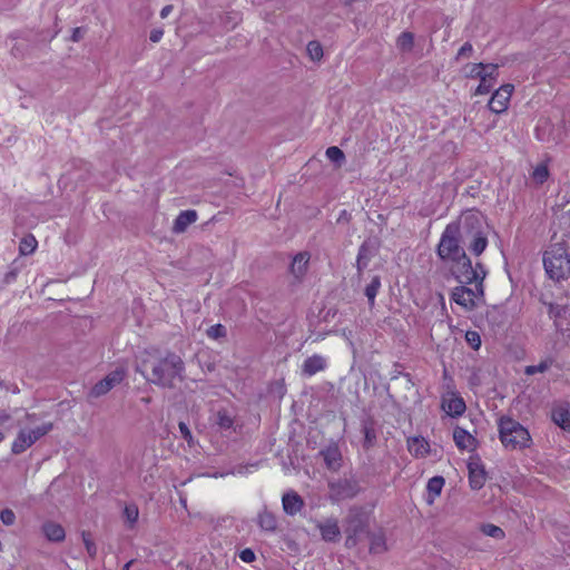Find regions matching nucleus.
Instances as JSON below:
<instances>
[{
	"mask_svg": "<svg viewBox=\"0 0 570 570\" xmlns=\"http://www.w3.org/2000/svg\"><path fill=\"white\" fill-rule=\"evenodd\" d=\"M463 237L469 240L468 249L480 256L488 246L487 225L482 213L478 209H469L460 215Z\"/></svg>",
	"mask_w": 570,
	"mask_h": 570,
	"instance_id": "f257e3e1",
	"label": "nucleus"
},
{
	"mask_svg": "<svg viewBox=\"0 0 570 570\" xmlns=\"http://www.w3.org/2000/svg\"><path fill=\"white\" fill-rule=\"evenodd\" d=\"M185 363L179 355L168 352L151 365V376L147 380L161 387H174L175 379L183 380Z\"/></svg>",
	"mask_w": 570,
	"mask_h": 570,
	"instance_id": "f03ea898",
	"label": "nucleus"
},
{
	"mask_svg": "<svg viewBox=\"0 0 570 570\" xmlns=\"http://www.w3.org/2000/svg\"><path fill=\"white\" fill-rule=\"evenodd\" d=\"M543 266L553 281L570 277V253L564 242L551 244L543 254Z\"/></svg>",
	"mask_w": 570,
	"mask_h": 570,
	"instance_id": "7ed1b4c3",
	"label": "nucleus"
},
{
	"mask_svg": "<svg viewBox=\"0 0 570 570\" xmlns=\"http://www.w3.org/2000/svg\"><path fill=\"white\" fill-rule=\"evenodd\" d=\"M462 237V225L459 217L456 220L445 226L436 246V255L442 262L456 261L463 257L465 250L461 246Z\"/></svg>",
	"mask_w": 570,
	"mask_h": 570,
	"instance_id": "20e7f679",
	"label": "nucleus"
},
{
	"mask_svg": "<svg viewBox=\"0 0 570 570\" xmlns=\"http://www.w3.org/2000/svg\"><path fill=\"white\" fill-rule=\"evenodd\" d=\"M499 438L505 449L522 450L530 446L529 431L509 416H501L498 422Z\"/></svg>",
	"mask_w": 570,
	"mask_h": 570,
	"instance_id": "39448f33",
	"label": "nucleus"
},
{
	"mask_svg": "<svg viewBox=\"0 0 570 570\" xmlns=\"http://www.w3.org/2000/svg\"><path fill=\"white\" fill-rule=\"evenodd\" d=\"M344 531L346 533L345 546L347 548L355 547L363 534H367L368 518L358 508H351L344 519Z\"/></svg>",
	"mask_w": 570,
	"mask_h": 570,
	"instance_id": "423d86ee",
	"label": "nucleus"
},
{
	"mask_svg": "<svg viewBox=\"0 0 570 570\" xmlns=\"http://www.w3.org/2000/svg\"><path fill=\"white\" fill-rule=\"evenodd\" d=\"M53 429L52 423H43L42 425L30 431H19L16 440L12 443L11 451L13 454H21L39 439L48 434Z\"/></svg>",
	"mask_w": 570,
	"mask_h": 570,
	"instance_id": "0eeeda50",
	"label": "nucleus"
},
{
	"mask_svg": "<svg viewBox=\"0 0 570 570\" xmlns=\"http://www.w3.org/2000/svg\"><path fill=\"white\" fill-rule=\"evenodd\" d=\"M360 491V484L355 479L342 478L328 482V499L332 502L353 499Z\"/></svg>",
	"mask_w": 570,
	"mask_h": 570,
	"instance_id": "6e6552de",
	"label": "nucleus"
},
{
	"mask_svg": "<svg viewBox=\"0 0 570 570\" xmlns=\"http://www.w3.org/2000/svg\"><path fill=\"white\" fill-rule=\"evenodd\" d=\"M127 376V370L122 366L108 373L104 379L97 382L88 393L89 397L98 399L106 395L115 386L119 385Z\"/></svg>",
	"mask_w": 570,
	"mask_h": 570,
	"instance_id": "1a4fd4ad",
	"label": "nucleus"
},
{
	"mask_svg": "<svg viewBox=\"0 0 570 570\" xmlns=\"http://www.w3.org/2000/svg\"><path fill=\"white\" fill-rule=\"evenodd\" d=\"M464 285L465 284H462L461 286L455 287L451 297L458 305L471 311L475 307V299L483 297L484 295L483 284L475 283L474 288H470Z\"/></svg>",
	"mask_w": 570,
	"mask_h": 570,
	"instance_id": "9d476101",
	"label": "nucleus"
},
{
	"mask_svg": "<svg viewBox=\"0 0 570 570\" xmlns=\"http://www.w3.org/2000/svg\"><path fill=\"white\" fill-rule=\"evenodd\" d=\"M451 273L459 283L472 284L478 279V275L473 271L472 262L466 253H464L463 257H460L456 261H451Z\"/></svg>",
	"mask_w": 570,
	"mask_h": 570,
	"instance_id": "9b49d317",
	"label": "nucleus"
},
{
	"mask_svg": "<svg viewBox=\"0 0 570 570\" xmlns=\"http://www.w3.org/2000/svg\"><path fill=\"white\" fill-rule=\"evenodd\" d=\"M469 483L472 490H480L487 481V471L479 455L471 456L468 462Z\"/></svg>",
	"mask_w": 570,
	"mask_h": 570,
	"instance_id": "f8f14e48",
	"label": "nucleus"
},
{
	"mask_svg": "<svg viewBox=\"0 0 570 570\" xmlns=\"http://www.w3.org/2000/svg\"><path fill=\"white\" fill-rule=\"evenodd\" d=\"M513 89V85L510 83L502 85L499 89H497L489 100V109L494 114H501L505 111L508 109Z\"/></svg>",
	"mask_w": 570,
	"mask_h": 570,
	"instance_id": "ddd939ff",
	"label": "nucleus"
},
{
	"mask_svg": "<svg viewBox=\"0 0 570 570\" xmlns=\"http://www.w3.org/2000/svg\"><path fill=\"white\" fill-rule=\"evenodd\" d=\"M317 529L325 542H337L341 538V529L335 518H328L324 522H317Z\"/></svg>",
	"mask_w": 570,
	"mask_h": 570,
	"instance_id": "4468645a",
	"label": "nucleus"
},
{
	"mask_svg": "<svg viewBox=\"0 0 570 570\" xmlns=\"http://www.w3.org/2000/svg\"><path fill=\"white\" fill-rule=\"evenodd\" d=\"M328 470L337 471L342 466V453L337 444H330L320 452Z\"/></svg>",
	"mask_w": 570,
	"mask_h": 570,
	"instance_id": "2eb2a0df",
	"label": "nucleus"
},
{
	"mask_svg": "<svg viewBox=\"0 0 570 570\" xmlns=\"http://www.w3.org/2000/svg\"><path fill=\"white\" fill-rule=\"evenodd\" d=\"M326 368V360L318 354L307 357L302 365V374L304 376H313Z\"/></svg>",
	"mask_w": 570,
	"mask_h": 570,
	"instance_id": "dca6fc26",
	"label": "nucleus"
},
{
	"mask_svg": "<svg viewBox=\"0 0 570 570\" xmlns=\"http://www.w3.org/2000/svg\"><path fill=\"white\" fill-rule=\"evenodd\" d=\"M283 509L286 514L295 515L304 508V500L296 492H288L283 495Z\"/></svg>",
	"mask_w": 570,
	"mask_h": 570,
	"instance_id": "f3484780",
	"label": "nucleus"
},
{
	"mask_svg": "<svg viewBox=\"0 0 570 570\" xmlns=\"http://www.w3.org/2000/svg\"><path fill=\"white\" fill-rule=\"evenodd\" d=\"M197 217L198 214L194 209L180 212V214L176 217L174 222L173 232L175 234H181L186 232L188 226L197 220Z\"/></svg>",
	"mask_w": 570,
	"mask_h": 570,
	"instance_id": "a211bd4d",
	"label": "nucleus"
},
{
	"mask_svg": "<svg viewBox=\"0 0 570 570\" xmlns=\"http://www.w3.org/2000/svg\"><path fill=\"white\" fill-rule=\"evenodd\" d=\"M453 440L460 450H474L476 445L475 438L460 426L454 429Z\"/></svg>",
	"mask_w": 570,
	"mask_h": 570,
	"instance_id": "6ab92c4d",
	"label": "nucleus"
},
{
	"mask_svg": "<svg viewBox=\"0 0 570 570\" xmlns=\"http://www.w3.org/2000/svg\"><path fill=\"white\" fill-rule=\"evenodd\" d=\"M308 262L309 254L306 252H301L294 256L293 262L289 266V271L296 279L303 278L307 271Z\"/></svg>",
	"mask_w": 570,
	"mask_h": 570,
	"instance_id": "aec40b11",
	"label": "nucleus"
},
{
	"mask_svg": "<svg viewBox=\"0 0 570 570\" xmlns=\"http://www.w3.org/2000/svg\"><path fill=\"white\" fill-rule=\"evenodd\" d=\"M552 421L562 430L570 431V409L569 405H559L552 410Z\"/></svg>",
	"mask_w": 570,
	"mask_h": 570,
	"instance_id": "412c9836",
	"label": "nucleus"
},
{
	"mask_svg": "<svg viewBox=\"0 0 570 570\" xmlns=\"http://www.w3.org/2000/svg\"><path fill=\"white\" fill-rule=\"evenodd\" d=\"M42 532L49 541L61 542L66 538L65 529L61 524L48 521L42 524Z\"/></svg>",
	"mask_w": 570,
	"mask_h": 570,
	"instance_id": "4be33fe9",
	"label": "nucleus"
},
{
	"mask_svg": "<svg viewBox=\"0 0 570 570\" xmlns=\"http://www.w3.org/2000/svg\"><path fill=\"white\" fill-rule=\"evenodd\" d=\"M362 432L364 434L363 448L368 450L373 448L377 440L375 423L372 419H366L362 422Z\"/></svg>",
	"mask_w": 570,
	"mask_h": 570,
	"instance_id": "5701e85b",
	"label": "nucleus"
},
{
	"mask_svg": "<svg viewBox=\"0 0 570 570\" xmlns=\"http://www.w3.org/2000/svg\"><path fill=\"white\" fill-rule=\"evenodd\" d=\"M366 537L370 540V552L374 554H381L386 551V540L382 531L368 532Z\"/></svg>",
	"mask_w": 570,
	"mask_h": 570,
	"instance_id": "b1692460",
	"label": "nucleus"
},
{
	"mask_svg": "<svg viewBox=\"0 0 570 570\" xmlns=\"http://www.w3.org/2000/svg\"><path fill=\"white\" fill-rule=\"evenodd\" d=\"M444 478L443 476H433L429 480L426 490H428V504H433L436 497H439L444 487Z\"/></svg>",
	"mask_w": 570,
	"mask_h": 570,
	"instance_id": "393cba45",
	"label": "nucleus"
},
{
	"mask_svg": "<svg viewBox=\"0 0 570 570\" xmlns=\"http://www.w3.org/2000/svg\"><path fill=\"white\" fill-rule=\"evenodd\" d=\"M371 256H372V253H371L368 243L364 242L358 248V254H357V259H356V268H357L358 275H361L363 269L367 266V263H368Z\"/></svg>",
	"mask_w": 570,
	"mask_h": 570,
	"instance_id": "a878e982",
	"label": "nucleus"
},
{
	"mask_svg": "<svg viewBox=\"0 0 570 570\" xmlns=\"http://www.w3.org/2000/svg\"><path fill=\"white\" fill-rule=\"evenodd\" d=\"M258 525L264 531L273 532L277 528V520L272 512L263 511L258 514Z\"/></svg>",
	"mask_w": 570,
	"mask_h": 570,
	"instance_id": "bb28decb",
	"label": "nucleus"
},
{
	"mask_svg": "<svg viewBox=\"0 0 570 570\" xmlns=\"http://www.w3.org/2000/svg\"><path fill=\"white\" fill-rule=\"evenodd\" d=\"M396 47L401 52H411L414 47V35L403 31L396 39Z\"/></svg>",
	"mask_w": 570,
	"mask_h": 570,
	"instance_id": "cd10ccee",
	"label": "nucleus"
},
{
	"mask_svg": "<svg viewBox=\"0 0 570 570\" xmlns=\"http://www.w3.org/2000/svg\"><path fill=\"white\" fill-rule=\"evenodd\" d=\"M381 288V277L375 275L372 277L371 283L365 287V296L367 297L368 305L372 307L375 303V297Z\"/></svg>",
	"mask_w": 570,
	"mask_h": 570,
	"instance_id": "c85d7f7f",
	"label": "nucleus"
},
{
	"mask_svg": "<svg viewBox=\"0 0 570 570\" xmlns=\"http://www.w3.org/2000/svg\"><path fill=\"white\" fill-rule=\"evenodd\" d=\"M465 403L462 397L455 396L449 400L446 412L452 416H460L465 412Z\"/></svg>",
	"mask_w": 570,
	"mask_h": 570,
	"instance_id": "c756f323",
	"label": "nucleus"
},
{
	"mask_svg": "<svg viewBox=\"0 0 570 570\" xmlns=\"http://www.w3.org/2000/svg\"><path fill=\"white\" fill-rule=\"evenodd\" d=\"M38 242L32 234L26 235L19 244V253L21 255H30L37 248Z\"/></svg>",
	"mask_w": 570,
	"mask_h": 570,
	"instance_id": "7c9ffc66",
	"label": "nucleus"
},
{
	"mask_svg": "<svg viewBox=\"0 0 570 570\" xmlns=\"http://www.w3.org/2000/svg\"><path fill=\"white\" fill-rule=\"evenodd\" d=\"M216 424L220 430H230L234 426V417L228 413L227 410H219L216 413Z\"/></svg>",
	"mask_w": 570,
	"mask_h": 570,
	"instance_id": "2f4dec72",
	"label": "nucleus"
},
{
	"mask_svg": "<svg viewBox=\"0 0 570 570\" xmlns=\"http://www.w3.org/2000/svg\"><path fill=\"white\" fill-rule=\"evenodd\" d=\"M307 53L313 61H320L323 58V47L321 42L312 40L306 47Z\"/></svg>",
	"mask_w": 570,
	"mask_h": 570,
	"instance_id": "473e14b6",
	"label": "nucleus"
},
{
	"mask_svg": "<svg viewBox=\"0 0 570 570\" xmlns=\"http://www.w3.org/2000/svg\"><path fill=\"white\" fill-rule=\"evenodd\" d=\"M552 363H553V361L551 358H547V360L541 361L538 365H528L524 368V373L527 375L544 373L546 371H548L551 367Z\"/></svg>",
	"mask_w": 570,
	"mask_h": 570,
	"instance_id": "72a5a7b5",
	"label": "nucleus"
},
{
	"mask_svg": "<svg viewBox=\"0 0 570 570\" xmlns=\"http://www.w3.org/2000/svg\"><path fill=\"white\" fill-rule=\"evenodd\" d=\"M81 538L88 556L91 559H95L97 557L98 549L95 541L91 538V533L89 531H82Z\"/></svg>",
	"mask_w": 570,
	"mask_h": 570,
	"instance_id": "f704fd0d",
	"label": "nucleus"
},
{
	"mask_svg": "<svg viewBox=\"0 0 570 570\" xmlns=\"http://www.w3.org/2000/svg\"><path fill=\"white\" fill-rule=\"evenodd\" d=\"M548 177L549 169L544 164H539L532 171V178L539 185H542L544 181H547Z\"/></svg>",
	"mask_w": 570,
	"mask_h": 570,
	"instance_id": "c9c22d12",
	"label": "nucleus"
},
{
	"mask_svg": "<svg viewBox=\"0 0 570 570\" xmlns=\"http://www.w3.org/2000/svg\"><path fill=\"white\" fill-rule=\"evenodd\" d=\"M481 531L488 535V537H492L494 539H498V540H501L504 538V531L498 527V525H494L492 523H487V524H483L481 527Z\"/></svg>",
	"mask_w": 570,
	"mask_h": 570,
	"instance_id": "e433bc0d",
	"label": "nucleus"
},
{
	"mask_svg": "<svg viewBox=\"0 0 570 570\" xmlns=\"http://www.w3.org/2000/svg\"><path fill=\"white\" fill-rule=\"evenodd\" d=\"M326 157L338 166H341L345 160L344 153L336 146H332L326 149Z\"/></svg>",
	"mask_w": 570,
	"mask_h": 570,
	"instance_id": "4c0bfd02",
	"label": "nucleus"
},
{
	"mask_svg": "<svg viewBox=\"0 0 570 570\" xmlns=\"http://www.w3.org/2000/svg\"><path fill=\"white\" fill-rule=\"evenodd\" d=\"M207 335L213 340L225 338L227 336V331L224 325L215 324L207 330Z\"/></svg>",
	"mask_w": 570,
	"mask_h": 570,
	"instance_id": "58836bf2",
	"label": "nucleus"
},
{
	"mask_svg": "<svg viewBox=\"0 0 570 570\" xmlns=\"http://www.w3.org/2000/svg\"><path fill=\"white\" fill-rule=\"evenodd\" d=\"M409 446H410V450L415 451L416 455H419V454L423 455L424 453L428 452L429 444L424 441V439L414 438L410 442Z\"/></svg>",
	"mask_w": 570,
	"mask_h": 570,
	"instance_id": "ea45409f",
	"label": "nucleus"
},
{
	"mask_svg": "<svg viewBox=\"0 0 570 570\" xmlns=\"http://www.w3.org/2000/svg\"><path fill=\"white\" fill-rule=\"evenodd\" d=\"M483 69V63H469L465 66V77L476 79V76H480V72Z\"/></svg>",
	"mask_w": 570,
	"mask_h": 570,
	"instance_id": "a19ab883",
	"label": "nucleus"
},
{
	"mask_svg": "<svg viewBox=\"0 0 570 570\" xmlns=\"http://www.w3.org/2000/svg\"><path fill=\"white\" fill-rule=\"evenodd\" d=\"M465 340L473 350H479L481 346V337L475 331H468Z\"/></svg>",
	"mask_w": 570,
	"mask_h": 570,
	"instance_id": "79ce46f5",
	"label": "nucleus"
},
{
	"mask_svg": "<svg viewBox=\"0 0 570 570\" xmlns=\"http://www.w3.org/2000/svg\"><path fill=\"white\" fill-rule=\"evenodd\" d=\"M494 81H489V79H485L482 77V80L480 81L479 86L476 87L474 94L475 95H485L491 91V89L494 86Z\"/></svg>",
	"mask_w": 570,
	"mask_h": 570,
	"instance_id": "37998d69",
	"label": "nucleus"
},
{
	"mask_svg": "<svg viewBox=\"0 0 570 570\" xmlns=\"http://www.w3.org/2000/svg\"><path fill=\"white\" fill-rule=\"evenodd\" d=\"M473 53V47L470 42H465L458 51L455 60L470 58Z\"/></svg>",
	"mask_w": 570,
	"mask_h": 570,
	"instance_id": "c03bdc74",
	"label": "nucleus"
},
{
	"mask_svg": "<svg viewBox=\"0 0 570 570\" xmlns=\"http://www.w3.org/2000/svg\"><path fill=\"white\" fill-rule=\"evenodd\" d=\"M0 520L6 525H12L16 521V514L11 509H3L0 512Z\"/></svg>",
	"mask_w": 570,
	"mask_h": 570,
	"instance_id": "a18cd8bd",
	"label": "nucleus"
},
{
	"mask_svg": "<svg viewBox=\"0 0 570 570\" xmlns=\"http://www.w3.org/2000/svg\"><path fill=\"white\" fill-rule=\"evenodd\" d=\"M124 514L130 523H135L139 515L138 508L136 505H127L124 510Z\"/></svg>",
	"mask_w": 570,
	"mask_h": 570,
	"instance_id": "49530a36",
	"label": "nucleus"
},
{
	"mask_svg": "<svg viewBox=\"0 0 570 570\" xmlns=\"http://www.w3.org/2000/svg\"><path fill=\"white\" fill-rule=\"evenodd\" d=\"M485 77H488L489 81H497L499 76V66L495 63H485Z\"/></svg>",
	"mask_w": 570,
	"mask_h": 570,
	"instance_id": "de8ad7c7",
	"label": "nucleus"
},
{
	"mask_svg": "<svg viewBox=\"0 0 570 570\" xmlns=\"http://www.w3.org/2000/svg\"><path fill=\"white\" fill-rule=\"evenodd\" d=\"M239 558L242 561H244L246 563H252L255 561L256 556L252 549L246 548L239 552Z\"/></svg>",
	"mask_w": 570,
	"mask_h": 570,
	"instance_id": "09e8293b",
	"label": "nucleus"
},
{
	"mask_svg": "<svg viewBox=\"0 0 570 570\" xmlns=\"http://www.w3.org/2000/svg\"><path fill=\"white\" fill-rule=\"evenodd\" d=\"M473 271L478 275V279H475L473 283L483 284V281L487 276V271H485L484 266L481 263H476L475 267H473Z\"/></svg>",
	"mask_w": 570,
	"mask_h": 570,
	"instance_id": "8fccbe9b",
	"label": "nucleus"
},
{
	"mask_svg": "<svg viewBox=\"0 0 570 570\" xmlns=\"http://www.w3.org/2000/svg\"><path fill=\"white\" fill-rule=\"evenodd\" d=\"M178 428L183 439L190 444L193 442V435L188 425L185 422H179Z\"/></svg>",
	"mask_w": 570,
	"mask_h": 570,
	"instance_id": "3c124183",
	"label": "nucleus"
},
{
	"mask_svg": "<svg viewBox=\"0 0 570 570\" xmlns=\"http://www.w3.org/2000/svg\"><path fill=\"white\" fill-rule=\"evenodd\" d=\"M18 273H19L18 267H11L10 271L4 274L3 283L10 284V283L14 282L18 276Z\"/></svg>",
	"mask_w": 570,
	"mask_h": 570,
	"instance_id": "603ef678",
	"label": "nucleus"
},
{
	"mask_svg": "<svg viewBox=\"0 0 570 570\" xmlns=\"http://www.w3.org/2000/svg\"><path fill=\"white\" fill-rule=\"evenodd\" d=\"M163 36H164V30H163V29H160V28H157V29H153V30L150 31L149 39H150V41H153V42H155V43H156V42L160 41V39L163 38Z\"/></svg>",
	"mask_w": 570,
	"mask_h": 570,
	"instance_id": "864d4df0",
	"label": "nucleus"
},
{
	"mask_svg": "<svg viewBox=\"0 0 570 570\" xmlns=\"http://www.w3.org/2000/svg\"><path fill=\"white\" fill-rule=\"evenodd\" d=\"M82 39V29L81 28H75L72 30L71 40L73 42H78Z\"/></svg>",
	"mask_w": 570,
	"mask_h": 570,
	"instance_id": "5fc2aeb1",
	"label": "nucleus"
},
{
	"mask_svg": "<svg viewBox=\"0 0 570 570\" xmlns=\"http://www.w3.org/2000/svg\"><path fill=\"white\" fill-rule=\"evenodd\" d=\"M173 11V6L171 4H167L165 6L161 11H160V17L163 19H165L170 12Z\"/></svg>",
	"mask_w": 570,
	"mask_h": 570,
	"instance_id": "6e6d98bb",
	"label": "nucleus"
},
{
	"mask_svg": "<svg viewBox=\"0 0 570 570\" xmlns=\"http://www.w3.org/2000/svg\"><path fill=\"white\" fill-rule=\"evenodd\" d=\"M11 420V415L6 411H0V424H4Z\"/></svg>",
	"mask_w": 570,
	"mask_h": 570,
	"instance_id": "4d7b16f0",
	"label": "nucleus"
},
{
	"mask_svg": "<svg viewBox=\"0 0 570 570\" xmlns=\"http://www.w3.org/2000/svg\"><path fill=\"white\" fill-rule=\"evenodd\" d=\"M485 63H483V69L482 71L480 72V76H476V79H480V81L482 80V77H484L485 79H488V77H485Z\"/></svg>",
	"mask_w": 570,
	"mask_h": 570,
	"instance_id": "13d9d810",
	"label": "nucleus"
},
{
	"mask_svg": "<svg viewBox=\"0 0 570 570\" xmlns=\"http://www.w3.org/2000/svg\"><path fill=\"white\" fill-rule=\"evenodd\" d=\"M206 370H207L208 372H213V371H215V364H214V363H208V364H206Z\"/></svg>",
	"mask_w": 570,
	"mask_h": 570,
	"instance_id": "bf43d9fd",
	"label": "nucleus"
},
{
	"mask_svg": "<svg viewBox=\"0 0 570 570\" xmlns=\"http://www.w3.org/2000/svg\"><path fill=\"white\" fill-rule=\"evenodd\" d=\"M134 562H135V560H130V561H128V562L124 566L122 570H129V568L134 564Z\"/></svg>",
	"mask_w": 570,
	"mask_h": 570,
	"instance_id": "052dcab7",
	"label": "nucleus"
},
{
	"mask_svg": "<svg viewBox=\"0 0 570 570\" xmlns=\"http://www.w3.org/2000/svg\"><path fill=\"white\" fill-rule=\"evenodd\" d=\"M26 417L28 421H33L36 419V414H27Z\"/></svg>",
	"mask_w": 570,
	"mask_h": 570,
	"instance_id": "680f3d73",
	"label": "nucleus"
},
{
	"mask_svg": "<svg viewBox=\"0 0 570 570\" xmlns=\"http://www.w3.org/2000/svg\"><path fill=\"white\" fill-rule=\"evenodd\" d=\"M346 216H347V212H346V210H343V212L341 213V216H340V218H338V222H340L341 219H343V218H346Z\"/></svg>",
	"mask_w": 570,
	"mask_h": 570,
	"instance_id": "e2e57ef3",
	"label": "nucleus"
},
{
	"mask_svg": "<svg viewBox=\"0 0 570 570\" xmlns=\"http://www.w3.org/2000/svg\"><path fill=\"white\" fill-rule=\"evenodd\" d=\"M355 0H345L344 4L345 6H351Z\"/></svg>",
	"mask_w": 570,
	"mask_h": 570,
	"instance_id": "0e129e2a",
	"label": "nucleus"
},
{
	"mask_svg": "<svg viewBox=\"0 0 570 570\" xmlns=\"http://www.w3.org/2000/svg\"><path fill=\"white\" fill-rule=\"evenodd\" d=\"M141 401L145 402V403H149L150 402V397H142Z\"/></svg>",
	"mask_w": 570,
	"mask_h": 570,
	"instance_id": "69168bd1",
	"label": "nucleus"
},
{
	"mask_svg": "<svg viewBox=\"0 0 570 570\" xmlns=\"http://www.w3.org/2000/svg\"><path fill=\"white\" fill-rule=\"evenodd\" d=\"M4 439V434L0 431V442H2Z\"/></svg>",
	"mask_w": 570,
	"mask_h": 570,
	"instance_id": "338daca9",
	"label": "nucleus"
},
{
	"mask_svg": "<svg viewBox=\"0 0 570 570\" xmlns=\"http://www.w3.org/2000/svg\"><path fill=\"white\" fill-rule=\"evenodd\" d=\"M2 384V382L0 381V385Z\"/></svg>",
	"mask_w": 570,
	"mask_h": 570,
	"instance_id": "774afa93",
	"label": "nucleus"
}]
</instances>
